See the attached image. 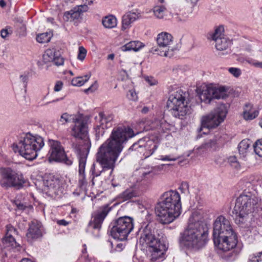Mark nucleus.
<instances>
[{"label": "nucleus", "mask_w": 262, "mask_h": 262, "mask_svg": "<svg viewBox=\"0 0 262 262\" xmlns=\"http://www.w3.org/2000/svg\"><path fill=\"white\" fill-rule=\"evenodd\" d=\"M2 179L0 181L1 186L3 187L9 188L13 186V180L14 179L15 171L10 168L1 169Z\"/></svg>", "instance_id": "obj_25"}, {"label": "nucleus", "mask_w": 262, "mask_h": 262, "mask_svg": "<svg viewBox=\"0 0 262 262\" xmlns=\"http://www.w3.org/2000/svg\"><path fill=\"white\" fill-rule=\"evenodd\" d=\"M159 159L164 161H174L178 159V157H173L170 155L161 156Z\"/></svg>", "instance_id": "obj_48"}, {"label": "nucleus", "mask_w": 262, "mask_h": 262, "mask_svg": "<svg viewBox=\"0 0 262 262\" xmlns=\"http://www.w3.org/2000/svg\"><path fill=\"white\" fill-rule=\"evenodd\" d=\"M99 115L105 120V126H112L114 119V115L112 113L100 112Z\"/></svg>", "instance_id": "obj_38"}, {"label": "nucleus", "mask_w": 262, "mask_h": 262, "mask_svg": "<svg viewBox=\"0 0 262 262\" xmlns=\"http://www.w3.org/2000/svg\"><path fill=\"white\" fill-rule=\"evenodd\" d=\"M224 30V27L220 26L210 34V38L214 41L215 48L218 51H226L231 45V40L225 36L223 34Z\"/></svg>", "instance_id": "obj_18"}, {"label": "nucleus", "mask_w": 262, "mask_h": 262, "mask_svg": "<svg viewBox=\"0 0 262 262\" xmlns=\"http://www.w3.org/2000/svg\"><path fill=\"white\" fill-rule=\"evenodd\" d=\"M57 224L59 225L67 226L68 224V222L64 220H58Z\"/></svg>", "instance_id": "obj_58"}, {"label": "nucleus", "mask_w": 262, "mask_h": 262, "mask_svg": "<svg viewBox=\"0 0 262 262\" xmlns=\"http://www.w3.org/2000/svg\"><path fill=\"white\" fill-rule=\"evenodd\" d=\"M246 61L250 65L254 66L255 68L257 67L258 61L251 58H249L246 60Z\"/></svg>", "instance_id": "obj_55"}, {"label": "nucleus", "mask_w": 262, "mask_h": 262, "mask_svg": "<svg viewBox=\"0 0 262 262\" xmlns=\"http://www.w3.org/2000/svg\"><path fill=\"white\" fill-rule=\"evenodd\" d=\"M86 50L82 46H80L78 48V53L77 55L78 59L83 61L86 55Z\"/></svg>", "instance_id": "obj_42"}, {"label": "nucleus", "mask_w": 262, "mask_h": 262, "mask_svg": "<svg viewBox=\"0 0 262 262\" xmlns=\"http://www.w3.org/2000/svg\"><path fill=\"white\" fill-rule=\"evenodd\" d=\"M159 145L158 139L154 137H144L139 139L129 148V150L136 151L146 159L154 154Z\"/></svg>", "instance_id": "obj_10"}, {"label": "nucleus", "mask_w": 262, "mask_h": 262, "mask_svg": "<svg viewBox=\"0 0 262 262\" xmlns=\"http://www.w3.org/2000/svg\"><path fill=\"white\" fill-rule=\"evenodd\" d=\"M57 52L55 49H47L42 56L43 62L45 63L53 62Z\"/></svg>", "instance_id": "obj_33"}, {"label": "nucleus", "mask_w": 262, "mask_h": 262, "mask_svg": "<svg viewBox=\"0 0 262 262\" xmlns=\"http://www.w3.org/2000/svg\"><path fill=\"white\" fill-rule=\"evenodd\" d=\"M114 58V55L113 54H109L107 56L108 59L113 60Z\"/></svg>", "instance_id": "obj_64"}, {"label": "nucleus", "mask_w": 262, "mask_h": 262, "mask_svg": "<svg viewBox=\"0 0 262 262\" xmlns=\"http://www.w3.org/2000/svg\"><path fill=\"white\" fill-rule=\"evenodd\" d=\"M166 8L164 6H156L153 8L155 16L158 19L165 18Z\"/></svg>", "instance_id": "obj_36"}, {"label": "nucleus", "mask_w": 262, "mask_h": 262, "mask_svg": "<svg viewBox=\"0 0 262 262\" xmlns=\"http://www.w3.org/2000/svg\"><path fill=\"white\" fill-rule=\"evenodd\" d=\"M52 37V35L50 33L46 32L38 35L36 37L37 42L43 43L48 42Z\"/></svg>", "instance_id": "obj_39"}, {"label": "nucleus", "mask_w": 262, "mask_h": 262, "mask_svg": "<svg viewBox=\"0 0 262 262\" xmlns=\"http://www.w3.org/2000/svg\"><path fill=\"white\" fill-rule=\"evenodd\" d=\"M124 248L123 245L122 244H118L116 245V251H121Z\"/></svg>", "instance_id": "obj_60"}, {"label": "nucleus", "mask_w": 262, "mask_h": 262, "mask_svg": "<svg viewBox=\"0 0 262 262\" xmlns=\"http://www.w3.org/2000/svg\"><path fill=\"white\" fill-rule=\"evenodd\" d=\"M149 111V108L148 107H146V106H145L144 107L142 111H141V112L143 114H146Z\"/></svg>", "instance_id": "obj_62"}, {"label": "nucleus", "mask_w": 262, "mask_h": 262, "mask_svg": "<svg viewBox=\"0 0 262 262\" xmlns=\"http://www.w3.org/2000/svg\"><path fill=\"white\" fill-rule=\"evenodd\" d=\"M143 123L145 130L155 129L159 135L165 133L170 127L169 124L163 118H154V120L145 119Z\"/></svg>", "instance_id": "obj_19"}, {"label": "nucleus", "mask_w": 262, "mask_h": 262, "mask_svg": "<svg viewBox=\"0 0 262 262\" xmlns=\"http://www.w3.org/2000/svg\"><path fill=\"white\" fill-rule=\"evenodd\" d=\"M41 224L36 221H31L29 224V227L26 234L27 240L29 242H32L42 236Z\"/></svg>", "instance_id": "obj_23"}, {"label": "nucleus", "mask_w": 262, "mask_h": 262, "mask_svg": "<svg viewBox=\"0 0 262 262\" xmlns=\"http://www.w3.org/2000/svg\"><path fill=\"white\" fill-rule=\"evenodd\" d=\"M249 262H262V252L256 256H252Z\"/></svg>", "instance_id": "obj_50"}, {"label": "nucleus", "mask_w": 262, "mask_h": 262, "mask_svg": "<svg viewBox=\"0 0 262 262\" xmlns=\"http://www.w3.org/2000/svg\"><path fill=\"white\" fill-rule=\"evenodd\" d=\"M17 26L18 28V31L19 35L21 36H24L26 35V24L23 21V20L20 19L18 21Z\"/></svg>", "instance_id": "obj_41"}, {"label": "nucleus", "mask_w": 262, "mask_h": 262, "mask_svg": "<svg viewBox=\"0 0 262 262\" xmlns=\"http://www.w3.org/2000/svg\"><path fill=\"white\" fill-rule=\"evenodd\" d=\"M140 237L139 243L146 246L150 253V260L152 262H160L164 259L165 253L167 249L165 238L160 234L155 235V229L148 224L139 230Z\"/></svg>", "instance_id": "obj_3"}, {"label": "nucleus", "mask_w": 262, "mask_h": 262, "mask_svg": "<svg viewBox=\"0 0 262 262\" xmlns=\"http://www.w3.org/2000/svg\"><path fill=\"white\" fill-rule=\"evenodd\" d=\"M11 31H9L7 29H3L1 31V35L2 38H5L11 34Z\"/></svg>", "instance_id": "obj_54"}, {"label": "nucleus", "mask_w": 262, "mask_h": 262, "mask_svg": "<svg viewBox=\"0 0 262 262\" xmlns=\"http://www.w3.org/2000/svg\"><path fill=\"white\" fill-rule=\"evenodd\" d=\"M43 185L49 190V192L57 195H61L63 192V188L58 178L50 176L43 180Z\"/></svg>", "instance_id": "obj_21"}, {"label": "nucleus", "mask_w": 262, "mask_h": 262, "mask_svg": "<svg viewBox=\"0 0 262 262\" xmlns=\"http://www.w3.org/2000/svg\"><path fill=\"white\" fill-rule=\"evenodd\" d=\"M260 199L250 192H244L236 200L232 213L236 224L241 225L248 222L256 208Z\"/></svg>", "instance_id": "obj_6"}, {"label": "nucleus", "mask_w": 262, "mask_h": 262, "mask_svg": "<svg viewBox=\"0 0 262 262\" xmlns=\"http://www.w3.org/2000/svg\"><path fill=\"white\" fill-rule=\"evenodd\" d=\"M140 173L142 175L141 178H138L135 180L134 178H132L125 190L118 195L117 199L119 201L121 202L129 201L140 195L139 182L144 180L145 177L150 172V171L145 172L142 170V171H140Z\"/></svg>", "instance_id": "obj_15"}, {"label": "nucleus", "mask_w": 262, "mask_h": 262, "mask_svg": "<svg viewBox=\"0 0 262 262\" xmlns=\"http://www.w3.org/2000/svg\"><path fill=\"white\" fill-rule=\"evenodd\" d=\"M188 94L180 89H177L170 94L167 102V106L175 117L181 119L190 113L188 105Z\"/></svg>", "instance_id": "obj_8"}, {"label": "nucleus", "mask_w": 262, "mask_h": 262, "mask_svg": "<svg viewBox=\"0 0 262 262\" xmlns=\"http://www.w3.org/2000/svg\"><path fill=\"white\" fill-rule=\"evenodd\" d=\"M217 147V143L215 139L210 140L209 141L203 143L200 147L199 149L205 150H215Z\"/></svg>", "instance_id": "obj_37"}, {"label": "nucleus", "mask_w": 262, "mask_h": 262, "mask_svg": "<svg viewBox=\"0 0 262 262\" xmlns=\"http://www.w3.org/2000/svg\"><path fill=\"white\" fill-rule=\"evenodd\" d=\"M98 88V84L97 81H95L94 83H93L89 88L84 90V92L85 93H89L90 92L92 93L96 91Z\"/></svg>", "instance_id": "obj_49"}, {"label": "nucleus", "mask_w": 262, "mask_h": 262, "mask_svg": "<svg viewBox=\"0 0 262 262\" xmlns=\"http://www.w3.org/2000/svg\"><path fill=\"white\" fill-rule=\"evenodd\" d=\"M20 79L21 81H22L25 84V86H26L28 80V76L27 75H21L20 76Z\"/></svg>", "instance_id": "obj_57"}, {"label": "nucleus", "mask_w": 262, "mask_h": 262, "mask_svg": "<svg viewBox=\"0 0 262 262\" xmlns=\"http://www.w3.org/2000/svg\"><path fill=\"white\" fill-rule=\"evenodd\" d=\"M15 175L14 180H13L14 181L13 183L14 184H13L12 187L20 188L26 185L27 181L24 178L21 173L15 171Z\"/></svg>", "instance_id": "obj_32"}, {"label": "nucleus", "mask_w": 262, "mask_h": 262, "mask_svg": "<svg viewBox=\"0 0 262 262\" xmlns=\"http://www.w3.org/2000/svg\"><path fill=\"white\" fill-rule=\"evenodd\" d=\"M11 0H1L0 1V6L4 7L8 3L10 2Z\"/></svg>", "instance_id": "obj_59"}, {"label": "nucleus", "mask_w": 262, "mask_h": 262, "mask_svg": "<svg viewBox=\"0 0 262 262\" xmlns=\"http://www.w3.org/2000/svg\"><path fill=\"white\" fill-rule=\"evenodd\" d=\"M145 80L150 85H155L157 83V80L152 77H145Z\"/></svg>", "instance_id": "obj_52"}, {"label": "nucleus", "mask_w": 262, "mask_h": 262, "mask_svg": "<svg viewBox=\"0 0 262 262\" xmlns=\"http://www.w3.org/2000/svg\"><path fill=\"white\" fill-rule=\"evenodd\" d=\"M6 228L7 232L3 240L5 247L12 248L18 247L19 245L16 242L14 237V236L17 234L16 230L11 225H8Z\"/></svg>", "instance_id": "obj_26"}, {"label": "nucleus", "mask_w": 262, "mask_h": 262, "mask_svg": "<svg viewBox=\"0 0 262 262\" xmlns=\"http://www.w3.org/2000/svg\"><path fill=\"white\" fill-rule=\"evenodd\" d=\"M227 162L230 165L235 168H238L239 167L238 162H237V158L234 156H230L227 158Z\"/></svg>", "instance_id": "obj_43"}, {"label": "nucleus", "mask_w": 262, "mask_h": 262, "mask_svg": "<svg viewBox=\"0 0 262 262\" xmlns=\"http://www.w3.org/2000/svg\"><path fill=\"white\" fill-rule=\"evenodd\" d=\"M78 114H69L68 113H63L58 120L59 123L63 125L72 122L75 120Z\"/></svg>", "instance_id": "obj_35"}, {"label": "nucleus", "mask_w": 262, "mask_h": 262, "mask_svg": "<svg viewBox=\"0 0 262 262\" xmlns=\"http://www.w3.org/2000/svg\"><path fill=\"white\" fill-rule=\"evenodd\" d=\"M15 204L19 210H23L25 209L26 206L24 205L23 203H21L20 202H19L18 201H15Z\"/></svg>", "instance_id": "obj_56"}, {"label": "nucleus", "mask_w": 262, "mask_h": 262, "mask_svg": "<svg viewBox=\"0 0 262 262\" xmlns=\"http://www.w3.org/2000/svg\"><path fill=\"white\" fill-rule=\"evenodd\" d=\"M143 47L142 43L139 41H132L121 47V51H138Z\"/></svg>", "instance_id": "obj_29"}, {"label": "nucleus", "mask_w": 262, "mask_h": 262, "mask_svg": "<svg viewBox=\"0 0 262 262\" xmlns=\"http://www.w3.org/2000/svg\"><path fill=\"white\" fill-rule=\"evenodd\" d=\"M252 142L248 139L243 140L238 144V151L241 155H244L246 154Z\"/></svg>", "instance_id": "obj_34"}, {"label": "nucleus", "mask_w": 262, "mask_h": 262, "mask_svg": "<svg viewBox=\"0 0 262 262\" xmlns=\"http://www.w3.org/2000/svg\"><path fill=\"white\" fill-rule=\"evenodd\" d=\"M95 0H83V2L84 3V5H86L88 6V5H91L93 3Z\"/></svg>", "instance_id": "obj_61"}, {"label": "nucleus", "mask_w": 262, "mask_h": 262, "mask_svg": "<svg viewBox=\"0 0 262 262\" xmlns=\"http://www.w3.org/2000/svg\"><path fill=\"white\" fill-rule=\"evenodd\" d=\"M63 82L61 81H57L54 87V91L56 92L60 91L63 88Z\"/></svg>", "instance_id": "obj_51"}, {"label": "nucleus", "mask_w": 262, "mask_h": 262, "mask_svg": "<svg viewBox=\"0 0 262 262\" xmlns=\"http://www.w3.org/2000/svg\"><path fill=\"white\" fill-rule=\"evenodd\" d=\"M141 17L140 13L138 11H128L122 17L121 30H125L132 27V24Z\"/></svg>", "instance_id": "obj_24"}, {"label": "nucleus", "mask_w": 262, "mask_h": 262, "mask_svg": "<svg viewBox=\"0 0 262 262\" xmlns=\"http://www.w3.org/2000/svg\"><path fill=\"white\" fill-rule=\"evenodd\" d=\"M179 189L182 193H189V185L187 182H183L179 187Z\"/></svg>", "instance_id": "obj_47"}, {"label": "nucleus", "mask_w": 262, "mask_h": 262, "mask_svg": "<svg viewBox=\"0 0 262 262\" xmlns=\"http://www.w3.org/2000/svg\"><path fill=\"white\" fill-rule=\"evenodd\" d=\"M102 24L105 28H114L117 26V19L115 16L108 15L103 17Z\"/></svg>", "instance_id": "obj_30"}, {"label": "nucleus", "mask_w": 262, "mask_h": 262, "mask_svg": "<svg viewBox=\"0 0 262 262\" xmlns=\"http://www.w3.org/2000/svg\"><path fill=\"white\" fill-rule=\"evenodd\" d=\"M201 102L209 104L213 99H223L226 96V89L224 86L216 87L210 84L198 90Z\"/></svg>", "instance_id": "obj_12"}, {"label": "nucleus", "mask_w": 262, "mask_h": 262, "mask_svg": "<svg viewBox=\"0 0 262 262\" xmlns=\"http://www.w3.org/2000/svg\"><path fill=\"white\" fill-rule=\"evenodd\" d=\"M135 134L133 129L129 127L121 126L114 127L109 137L99 148L97 153V161L101 166L93 163L90 172L92 176V182L95 184V177L99 176L105 170H111L112 174L116 166L117 160L123 149V143Z\"/></svg>", "instance_id": "obj_1"}, {"label": "nucleus", "mask_w": 262, "mask_h": 262, "mask_svg": "<svg viewBox=\"0 0 262 262\" xmlns=\"http://www.w3.org/2000/svg\"><path fill=\"white\" fill-rule=\"evenodd\" d=\"M133 229V219L125 216L119 217L115 221L110 230V233L114 239L123 241L127 238Z\"/></svg>", "instance_id": "obj_9"}, {"label": "nucleus", "mask_w": 262, "mask_h": 262, "mask_svg": "<svg viewBox=\"0 0 262 262\" xmlns=\"http://www.w3.org/2000/svg\"><path fill=\"white\" fill-rule=\"evenodd\" d=\"M95 120L94 129L95 134L97 138H99L104 135L105 130L109 128L110 126H105V125H106L105 124V120L99 114L95 117Z\"/></svg>", "instance_id": "obj_28"}, {"label": "nucleus", "mask_w": 262, "mask_h": 262, "mask_svg": "<svg viewBox=\"0 0 262 262\" xmlns=\"http://www.w3.org/2000/svg\"><path fill=\"white\" fill-rule=\"evenodd\" d=\"M212 235L215 246L224 252L234 248L237 244L236 232L230 222L223 215L214 221Z\"/></svg>", "instance_id": "obj_2"}, {"label": "nucleus", "mask_w": 262, "mask_h": 262, "mask_svg": "<svg viewBox=\"0 0 262 262\" xmlns=\"http://www.w3.org/2000/svg\"><path fill=\"white\" fill-rule=\"evenodd\" d=\"M227 113V109L225 104L219 105L209 114L202 117V126L209 129L218 126L224 120Z\"/></svg>", "instance_id": "obj_11"}, {"label": "nucleus", "mask_w": 262, "mask_h": 262, "mask_svg": "<svg viewBox=\"0 0 262 262\" xmlns=\"http://www.w3.org/2000/svg\"><path fill=\"white\" fill-rule=\"evenodd\" d=\"M44 145V141L41 137L28 133L21 137L12 147L15 153L18 152L26 159L31 161L37 157V152Z\"/></svg>", "instance_id": "obj_7"}, {"label": "nucleus", "mask_w": 262, "mask_h": 262, "mask_svg": "<svg viewBox=\"0 0 262 262\" xmlns=\"http://www.w3.org/2000/svg\"><path fill=\"white\" fill-rule=\"evenodd\" d=\"M111 210V208L108 205H105L94 212L89 223L86 231L90 232L92 229L100 230L104 219Z\"/></svg>", "instance_id": "obj_17"}, {"label": "nucleus", "mask_w": 262, "mask_h": 262, "mask_svg": "<svg viewBox=\"0 0 262 262\" xmlns=\"http://www.w3.org/2000/svg\"><path fill=\"white\" fill-rule=\"evenodd\" d=\"M91 76L90 73L83 76L76 77L72 79L71 84L73 86H81L88 81Z\"/></svg>", "instance_id": "obj_31"}, {"label": "nucleus", "mask_w": 262, "mask_h": 262, "mask_svg": "<svg viewBox=\"0 0 262 262\" xmlns=\"http://www.w3.org/2000/svg\"><path fill=\"white\" fill-rule=\"evenodd\" d=\"M161 200L157 205L156 213L162 224H170L181 213L180 195L176 190H170L164 192Z\"/></svg>", "instance_id": "obj_4"}, {"label": "nucleus", "mask_w": 262, "mask_h": 262, "mask_svg": "<svg viewBox=\"0 0 262 262\" xmlns=\"http://www.w3.org/2000/svg\"><path fill=\"white\" fill-rule=\"evenodd\" d=\"M71 126V135L75 138H82L87 133V125L85 121L81 114H78L73 121Z\"/></svg>", "instance_id": "obj_20"}, {"label": "nucleus", "mask_w": 262, "mask_h": 262, "mask_svg": "<svg viewBox=\"0 0 262 262\" xmlns=\"http://www.w3.org/2000/svg\"><path fill=\"white\" fill-rule=\"evenodd\" d=\"M158 48L155 50L161 56L171 57L173 55L176 49L172 46L173 43L172 36L169 33L163 32L157 37Z\"/></svg>", "instance_id": "obj_14"}, {"label": "nucleus", "mask_w": 262, "mask_h": 262, "mask_svg": "<svg viewBox=\"0 0 262 262\" xmlns=\"http://www.w3.org/2000/svg\"><path fill=\"white\" fill-rule=\"evenodd\" d=\"M53 62L57 66H60L63 64V58L61 56L60 53L58 51H57L55 57L54 58Z\"/></svg>", "instance_id": "obj_44"}, {"label": "nucleus", "mask_w": 262, "mask_h": 262, "mask_svg": "<svg viewBox=\"0 0 262 262\" xmlns=\"http://www.w3.org/2000/svg\"><path fill=\"white\" fill-rule=\"evenodd\" d=\"M62 99H63V98H57V99H54V100H52V101H50V102H49L47 103V104H49V103H55V102H58V101H60V100H62Z\"/></svg>", "instance_id": "obj_63"}, {"label": "nucleus", "mask_w": 262, "mask_h": 262, "mask_svg": "<svg viewBox=\"0 0 262 262\" xmlns=\"http://www.w3.org/2000/svg\"><path fill=\"white\" fill-rule=\"evenodd\" d=\"M259 114L258 109L250 103H246L243 107V117L247 121L256 118Z\"/></svg>", "instance_id": "obj_27"}, {"label": "nucleus", "mask_w": 262, "mask_h": 262, "mask_svg": "<svg viewBox=\"0 0 262 262\" xmlns=\"http://www.w3.org/2000/svg\"><path fill=\"white\" fill-rule=\"evenodd\" d=\"M229 72L233 76L237 78L242 74V71L240 69L237 68H230L228 69Z\"/></svg>", "instance_id": "obj_45"}, {"label": "nucleus", "mask_w": 262, "mask_h": 262, "mask_svg": "<svg viewBox=\"0 0 262 262\" xmlns=\"http://www.w3.org/2000/svg\"><path fill=\"white\" fill-rule=\"evenodd\" d=\"M200 0H185L186 4L191 8L195 7Z\"/></svg>", "instance_id": "obj_53"}, {"label": "nucleus", "mask_w": 262, "mask_h": 262, "mask_svg": "<svg viewBox=\"0 0 262 262\" xmlns=\"http://www.w3.org/2000/svg\"><path fill=\"white\" fill-rule=\"evenodd\" d=\"M196 214L190 216L188 225L182 235L181 244L187 249L196 250L203 247L207 241L208 233L203 224L195 219Z\"/></svg>", "instance_id": "obj_5"}, {"label": "nucleus", "mask_w": 262, "mask_h": 262, "mask_svg": "<svg viewBox=\"0 0 262 262\" xmlns=\"http://www.w3.org/2000/svg\"><path fill=\"white\" fill-rule=\"evenodd\" d=\"M253 146L255 154L262 157V139L258 140Z\"/></svg>", "instance_id": "obj_40"}, {"label": "nucleus", "mask_w": 262, "mask_h": 262, "mask_svg": "<svg viewBox=\"0 0 262 262\" xmlns=\"http://www.w3.org/2000/svg\"><path fill=\"white\" fill-rule=\"evenodd\" d=\"M72 147L77 155L79 161V185L81 188H84L86 185L85 168L88 151L84 146L74 143H72Z\"/></svg>", "instance_id": "obj_16"}, {"label": "nucleus", "mask_w": 262, "mask_h": 262, "mask_svg": "<svg viewBox=\"0 0 262 262\" xmlns=\"http://www.w3.org/2000/svg\"><path fill=\"white\" fill-rule=\"evenodd\" d=\"M127 97L132 101H136L138 99V96L136 92L134 90H129L127 94Z\"/></svg>", "instance_id": "obj_46"}, {"label": "nucleus", "mask_w": 262, "mask_h": 262, "mask_svg": "<svg viewBox=\"0 0 262 262\" xmlns=\"http://www.w3.org/2000/svg\"><path fill=\"white\" fill-rule=\"evenodd\" d=\"M48 144L50 147L48 154L50 162H61L68 166L73 164V159L67 157L64 148L59 141L49 139Z\"/></svg>", "instance_id": "obj_13"}, {"label": "nucleus", "mask_w": 262, "mask_h": 262, "mask_svg": "<svg viewBox=\"0 0 262 262\" xmlns=\"http://www.w3.org/2000/svg\"><path fill=\"white\" fill-rule=\"evenodd\" d=\"M88 6L86 5H80L75 7L69 11L64 13L63 18L67 21H72L79 19L82 14L88 10Z\"/></svg>", "instance_id": "obj_22"}]
</instances>
